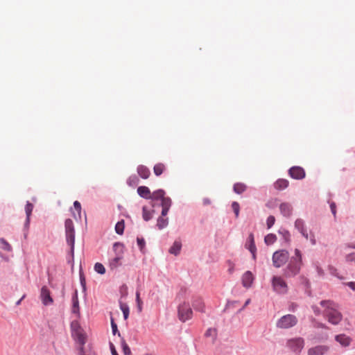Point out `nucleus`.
I'll list each match as a JSON object with an SVG mask.
<instances>
[{"mask_svg": "<svg viewBox=\"0 0 355 355\" xmlns=\"http://www.w3.org/2000/svg\"><path fill=\"white\" fill-rule=\"evenodd\" d=\"M0 243L1 245V248L6 251L10 252L12 250L11 245L3 238L0 239Z\"/></svg>", "mask_w": 355, "mask_h": 355, "instance_id": "nucleus-33", "label": "nucleus"}, {"mask_svg": "<svg viewBox=\"0 0 355 355\" xmlns=\"http://www.w3.org/2000/svg\"><path fill=\"white\" fill-rule=\"evenodd\" d=\"M289 182L287 180L285 179H279L277 180L274 186L276 189L283 190L288 187Z\"/></svg>", "mask_w": 355, "mask_h": 355, "instance_id": "nucleus-22", "label": "nucleus"}, {"mask_svg": "<svg viewBox=\"0 0 355 355\" xmlns=\"http://www.w3.org/2000/svg\"><path fill=\"white\" fill-rule=\"evenodd\" d=\"M114 246L116 248L117 246H122V245H121L119 243H115Z\"/></svg>", "mask_w": 355, "mask_h": 355, "instance_id": "nucleus-58", "label": "nucleus"}, {"mask_svg": "<svg viewBox=\"0 0 355 355\" xmlns=\"http://www.w3.org/2000/svg\"><path fill=\"white\" fill-rule=\"evenodd\" d=\"M279 210L285 217H290L293 213V207L288 202H282L279 205Z\"/></svg>", "mask_w": 355, "mask_h": 355, "instance_id": "nucleus-15", "label": "nucleus"}, {"mask_svg": "<svg viewBox=\"0 0 355 355\" xmlns=\"http://www.w3.org/2000/svg\"><path fill=\"white\" fill-rule=\"evenodd\" d=\"M110 347L112 355H119L113 343H110Z\"/></svg>", "mask_w": 355, "mask_h": 355, "instance_id": "nucleus-49", "label": "nucleus"}, {"mask_svg": "<svg viewBox=\"0 0 355 355\" xmlns=\"http://www.w3.org/2000/svg\"><path fill=\"white\" fill-rule=\"evenodd\" d=\"M232 208L235 214L236 218L239 216L240 206L237 202H233L232 204Z\"/></svg>", "mask_w": 355, "mask_h": 355, "instance_id": "nucleus-37", "label": "nucleus"}, {"mask_svg": "<svg viewBox=\"0 0 355 355\" xmlns=\"http://www.w3.org/2000/svg\"><path fill=\"white\" fill-rule=\"evenodd\" d=\"M137 173L143 179H148L150 175V170L144 165H139L137 167Z\"/></svg>", "mask_w": 355, "mask_h": 355, "instance_id": "nucleus-19", "label": "nucleus"}, {"mask_svg": "<svg viewBox=\"0 0 355 355\" xmlns=\"http://www.w3.org/2000/svg\"><path fill=\"white\" fill-rule=\"evenodd\" d=\"M312 309L316 315H319L320 314V310L318 306H313Z\"/></svg>", "mask_w": 355, "mask_h": 355, "instance_id": "nucleus-52", "label": "nucleus"}, {"mask_svg": "<svg viewBox=\"0 0 355 355\" xmlns=\"http://www.w3.org/2000/svg\"><path fill=\"white\" fill-rule=\"evenodd\" d=\"M73 338L82 346L86 343V334L83 329L71 333Z\"/></svg>", "mask_w": 355, "mask_h": 355, "instance_id": "nucleus-14", "label": "nucleus"}, {"mask_svg": "<svg viewBox=\"0 0 355 355\" xmlns=\"http://www.w3.org/2000/svg\"><path fill=\"white\" fill-rule=\"evenodd\" d=\"M138 182V179L137 177H130L128 180V184L130 185H132L133 184H137Z\"/></svg>", "mask_w": 355, "mask_h": 355, "instance_id": "nucleus-46", "label": "nucleus"}, {"mask_svg": "<svg viewBox=\"0 0 355 355\" xmlns=\"http://www.w3.org/2000/svg\"><path fill=\"white\" fill-rule=\"evenodd\" d=\"M121 257H116L110 261V267L111 269H115L121 265Z\"/></svg>", "mask_w": 355, "mask_h": 355, "instance_id": "nucleus-30", "label": "nucleus"}, {"mask_svg": "<svg viewBox=\"0 0 355 355\" xmlns=\"http://www.w3.org/2000/svg\"><path fill=\"white\" fill-rule=\"evenodd\" d=\"M192 310L189 303L184 302L178 307V317L182 322H185L191 318Z\"/></svg>", "mask_w": 355, "mask_h": 355, "instance_id": "nucleus-8", "label": "nucleus"}, {"mask_svg": "<svg viewBox=\"0 0 355 355\" xmlns=\"http://www.w3.org/2000/svg\"><path fill=\"white\" fill-rule=\"evenodd\" d=\"M320 305L324 308L323 315L327 321L334 325L339 324L343 315L338 311L337 304L331 300H322Z\"/></svg>", "mask_w": 355, "mask_h": 355, "instance_id": "nucleus-1", "label": "nucleus"}, {"mask_svg": "<svg viewBox=\"0 0 355 355\" xmlns=\"http://www.w3.org/2000/svg\"><path fill=\"white\" fill-rule=\"evenodd\" d=\"M246 247L252 253L253 259H255L257 248H256V246L254 244V236L252 234H250L248 236V243H246Z\"/></svg>", "mask_w": 355, "mask_h": 355, "instance_id": "nucleus-16", "label": "nucleus"}, {"mask_svg": "<svg viewBox=\"0 0 355 355\" xmlns=\"http://www.w3.org/2000/svg\"><path fill=\"white\" fill-rule=\"evenodd\" d=\"M136 301L137 303V308H138L139 312H141L143 302H142L141 300L140 299V293L139 291H137V293H136Z\"/></svg>", "mask_w": 355, "mask_h": 355, "instance_id": "nucleus-38", "label": "nucleus"}, {"mask_svg": "<svg viewBox=\"0 0 355 355\" xmlns=\"http://www.w3.org/2000/svg\"><path fill=\"white\" fill-rule=\"evenodd\" d=\"M297 323V318L295 315L287 314L277 322V327L280 329H288L295 326Z\"/></svg>", "mask_w": 355, "mask_h": 355, "instance_id": "nucleus-5", "label": "nucleus"}, {"mask_svg": "<svg viewBox=\"0 0 355 355\" xmlns=\"http://www.w3.org/2000/svg\"><path fill=\"white\" fill-rule=\"evenodd\" d=\"M347 285L353 291H355V282H348Z\"/></svg>", "mask_w": 355, "mask_h": 355, "instance_id": "nucleus-53", "label": "nucleus"}, {"mask_svg": "<svg viewBox=\"0 0 355 355\" xmlns=\"http://www.w3.org/2000/svg\"><path fill=\"white\" fill-rule=\"evenodd\" d=\"M166 169L165 164L163 163L156 164L153 167V172L155 175H161Z\"/></svg>", "mask_w": 355, "mask_h": 355, "instance_id": "nucleus-23", "label": "nucleus"}, {"mask_svg": "<svg viewBox=\"0 0 355 355\" xmlns=\"http://www.w3.org/2000/svg\"><path fill=\"white\" fill-rule=\"evenodd\" d=\"M352 248H355V244L352 245Z\"/></svg>", "mask_w": 355, "mask_h": 355, "instance_id": "nucleus-59", "label": "nucleus"}, {"mask_svg": "<svg viewBox=\"0 0 355 355\" xmlns=\"http://www.w3.org/2000/svg\"><path fill=\"white\" fill-rule=\"evenodd\" d=\"M170 208L168 207H162L161 216H166Z\"/></svg>", "mask_w": 355, "mask_h": 355, "instance_id": "nucleus-50", "label": "nucleus"}, {"mask_svg": "<svg viewBox=\"0 0 355 355\" xmlns=\"http://www.w3.org/2000/svg\"><path fill=\"white\" fill-rule=\"evenodd\" d=\"M330 208H331V211L333 214V215L336 217V204L334 202H331L330 204Z\"/></svg>", "mask_w": 355, "mask_h": 355, "instance_id": "nucleus-48", "label": "nucleus"}, {"mask_svg": "<svg viewBox=\"0 0 355 355\" xmlns=\"http://www.w3.org/2000/svg\"><path fill=\"white\" fill-rule=\"evenodd\" d=\"M302 265V253L300 250H295V256L292 257L289 263L284 270L286 277H293L297 275Z\"/></svg>", "mask_w": 355, "mask_h": 355, "instance_id": "nucleus-2", "label": "nucleus"}, {"mask_svg": "<svg viewBox=\"0 0 355 355\" xmlns=\"http://www.w3.org/2000/svg\"><path fill=\"white\" fill-rule=\"evenodd\" d=\"M329 351V347L326 345H318L308 350V355H324Z\"/></svg>", "mask_w": 355, "mask_h": 355, "instance_id": "nucleus-13", "label": "nucleus"}, {"mask_svg": "<svg viewBox=\"0 0 355 355\" xmlns=\"http://www.w3.org/2000/svg\"><path fill=\"white\" fill-rule=\"evenodd\" d=\"M289 175L291 178L296 180H302L305 178V171L300 166H293L289 169Z\"/></svg>", "mask_w": 355, "mask_h": 355, "instance_id": "nucleus-10", "label": "nucleus"}, {"mask_svg": "<svg viewBox=\"0 0 355 355\" xmlns=\"http://www.w3.org/2000/svg\"><path fill=\"white\" fill-rule=\"evenodd\" d=\"M304 341L302 338H295L288 340L287 346L294 352L299 353L303 349Z\"/></svg>", "mask_w": 355, "mask_h": 355, "instance_id": "nucleus-9", "label": "nucleus"}, {"mask_svg": "<svg viewBox=\"0 0 355 355\" xmlns=\"http://www.w3.org/2000/svg\"><path fill=\"white\" fill-rule=\"evenodd\" d=\"M164 198H165V191L162 189H158V190L154 191L152 194V198L155 199V200H162Z\"/></svg>", "mask_w": 355, "mask_h": 355, "instance_id": "nucleus-29", "label": "nucleus"}, {"mask_svg": "<svg viewBox=\"0 0 355 355\" xmlns=\"http://www.w3.org/2000/svg\"><path fill=\"white\" fill-rule=\"evenodd\" d=\"M121 309L123 311L124 318L126 320L129 315V309H128V306L125 304H121Z\"/></svg>", "mask_w": 355, "mask_h": 355, "instance_id": "nucleus-41", "label": "nucleus"}, {"mask_svg": "<svg viewBox=\"0 0 355 355\" xmlns=\"http://www.w3.org/2000/svg\"><path fill=\"white\" fill-rule=\"evenodd\" d=\"M94 270L96 272L103 275L105 272V268L104 266L101 263H96L94 265Z\"/></svg>", "mask_w": 355, "mask_h": 355, "instance_id": "nucleus-34", "label": "nucleus"}, {"mask_svg": "<svg viewBox=\"0 0 355 355\" xmlns=\"http://www.w3.org/2000/svg\"><path fill=\"white\" fill-rule=\"evenodd\" d=\"M275 218L273 216H270L267 218L266 224L268 229L271 228L275 224Z\"/></svg>", "mask_w": 355, "mask_h": 355, "instance_id": "nucleus-42", "label": "nucleus"}, {"mask_svg": "<svg viewBox=\"0 0 355 355\" xmlns=\"http://www.w3.org/2000/svg\"><path fill=\"white\" fill-rule=\"evenodd\" d=\"M335 339L343 347L349 346L351 343V338L345 334L337 335Z\"/></svg>", "mask_w": 355, "mask_h": 355, "instance_id": "nucleus-18", "label": "nucleus"}, {"mask_svg": "<svg viewBox=\"0 0 355 355\" xmlns=\"http://www.w3.org/2000/svg\"><path fill=\"white\" fill-rule=\"evenodd\" d=\"M142 216L144 220H149L153 217V211L148 209L146 206L143 207Z\"/></svg>", "mask_w": 355, "mask_h": 355, "instance_id": "nucleus-28", "label": "nucleus"}, {"mask_svg": "<svg viewBox=\"0 0 355 355\" xmlns=\"http://www.w3.org/2000/svg\"><path fill=\"white\" fill-rule=\"evenodd\" d=\"M212 334H216V331L214 329H208L206 333H205V335L206 336H209V335H211Z\"/></svg>", "mask_w": 355, "mask_h": 355, "instance_id": "nucleus-54", "label": "nucleus"}, {"mask_svg": "<svg viewBox=\"0 0 355 355\" xmlns=\"http://www.w3.org/2000/svg\"><path fill=\"white\" fill-rule=\"evenodd\" d=\"M72 304H73L72 308H71L72 313L79 315H80V307H79V302H78V295H77L76 292L72 297Z\"/></svg>", "mask_w": 355, "mask_h": 355, "instance_id": "nucleus-21", "label": "nucleus"}, {"mask_svg": "<svg viewBox=\"0 0 355 355\" xmlns=\"http://www.w3.org/2000/svg\"><path fill=\"white\" fill-rule=\"evenodd\" d=\"M314 327L316 328H325V329L328 328L324 324L321 323V322H316L315 324L314 325Z\"/></svg>", "mask_w": 355, "mask_h": 355, "instance_id": "nucleus-51", "label": "nucleus"}, {"mask_svg": "<svg viewBox=\"0 0 355 355\" xmlns=\"http://www.w3.org/2000/svg\"><path fill=\"white\" fill-rule=\"evenodd\" d=\"M124 220H121V221H119L116 225H115V231L118 234H123V230H124Z\"/></svg>", "mask_w": 355, "mask_h": 355, "instance_id": "nucleus-31", "label": "nucleus"}, {"mask_svg": "<svg viewBox=\"0 0 355 355\" xmlns=\"http://www.w3.org/2000/svg\"><path fill=\"white\" fill-rule=\"evenodd\" d=\"M272 286L277 293L285 294L288 291V285L285 280L280 276H273L272 278Z\"/></svg>", "mask_w": 355, "mask_h": 355, "instance_id": "nucleus-7", "label": "nucleus"}, {"mask_svg": "<svg viewBox=\"0 0 355 355\" xmlns=\"http://www.w3.org/2000/svg\"><path fill=\"white\" fill-rule=\"evenodd\" d=\"M254 279V277L253 274L250 271H246L241 277L242 284L245 288H249L251 287Z\"/></svg>", "mask_w": 355, "mask_h": 355, "instance_id": "nucleus-12", "label": "nucleus"}, {"mask_svg": "<svg viewBox=\"0 0 355 355\" xmlns=\"http://www.w3.org/2000/svg\"><path fill=\"white\" fill-rule=\"evenodd\" d=\"M71 333H73L76 331L81 329L82 328H81L79 322L76 320H74L71 323Z\"/></svg>", "mask_w": 355, "mask_h": 355, "instance_id": "nucleus-39", "label": "nucleus"}, {"mask_svg": "<svg viewBox=\"0 0 355 355\" xmlns=\"http://www.w3.org/2000/svg\"><path fill=\"white\" fill-rule=\"evenodd\" d=\"M227 264L229 266L228 272L230 274H232L234 272V264L232 261H227Z\"/></svg>", "mask_w": 355, "mask_h": 355, "instance_id": "nucleus-47", "label": "nucleus"}, {"mask_svg": "<svg viewBox=\"0 0 355 355\" xmlns=\"http://www.w3.org/2000/svg\"><path fill=\"white\" fill-rule=\"evenodd\" d=\"M246 185L243 183H236L234 185V191L238 194L243 193L246 190Z\"/></svg>", "mask_w": 355, "mask_h": 355, "instance_id": "nucleus-27", "label": "nucleus"}, {"mask_svg": "<svg viewBox=\"0 0 355 355\" xmlns=\"http://www.w3.org/2000/svg\"><path fill=\"white\" fill-rule=\"evenodd\" d=\"M33 209V205L29 202H27L26 207H25V211L26 214V226L29 225L30 223V216L31 215L32 211Z\"/></svg>", "mask_w": 355, "mask_h": 355, "instance_id": "nucleus-25", "label": "nucleus"}, {"mask_svg": "<svg viewBox=\"0 0 355 355\" xmlns=\"http://www.w3.org/2000/svg\"><path fill=\"white\" fill-rule=\"evenodd\" d=\"M210 202H211L210 200L209 199H207V198H205V199L203 200V204L204 205H209V204H210Z\"/></svg>", "mask_w": 355, "mask_h": 355, "instance_id": "nucleus-55", "label": "nucleus"}, {"mask_svg": "<svg viewBox=\"0 0 355 355\" xmlns=\"http://www.w3.org/2000/svg\"><path fill=\"white\" fill-rule=\"evenodd\" d=\"M137 193L145 199H152V194L148 187L140 186L137 188Z\"/></svg>", "mask_w": 355, "mask_h": 355, "instance_id": "nucleus-17", "label": "nucleus"}, {"mask_svg": "<svg viewBox=\"0 0 355 355\" xmlns=\"http://www.w3.org/2000/svg\"><path fill=\"white\" fill-rule=\"evenodd\" d=\"M181 248H182L181 242L178 241H175L173 243V245L170 248L169 252L171 254L177 255V254H178L180 253Z\"/></svg>", "mask_w": 355, "mask_h": 355, "instance_id": "nucleus-24", "label": "nucleus"}, {"mask_svg": "<svg viewBox=\"0 0 355 355\" xmlns=\"http://www.w3.org/2000/svg\"><path fill=\"white\" fill-rule=\"evenodd\" d=\"M65 234L67 243L71 247V254L73 256L75 244V230L73 221L71 219H67L64 223Z\"/></svg>", "mask_w": 355, "mask_h": 355, "instance_id": "nucleus-3", "label": "nucleus"}, {"mask_svg": "<svg viewBox=\"0 0 355 355\" xmlns=\"http://www.w3.org/2000/svg\"><path fill=\"white\" fill-rule=\"evenodd\" d=\"M250 303V299H248L246 300V302H245V304L243 306V308L244 309L246 306H248L249 304Z\"/></svg>", "mask_w": 355, "mask_h": 355, "instance_id": "nucleus-56", "label": "nucleus"}, {"mask_svg": "<svg viewBox=\"0 0 355 355\" xmlns=\"http://www.w3.org/2000/svg\"><path fill=\"white\" fill-rule=\"evenodd\" d=\"M168 224V220L167 218H164V216H159L157 221V227L159 230H162L166 227Z\"/></svg>", "mask_w": 355, "mask_h": 355, "instance_id": "nucleus-26", "label": "nucleus"}, {"mask_svg": "<svg viewBox=\"0 0 355 355\" xmlns=\"http://www.w3.org/2000/svg\"><path fill=\"white\" fill-rule=\"evenodd\" d=\"M145 355H151V354H146Z\"/></svg>", "mask_w": 355, "mask_h": 355, "instance_id": "nucleus-60", "label": "nucleus"}, {"mask_svg": "<svg viewBox=\"0 0 355 355\" xmlns=\"http://www.w3.org/2000/svg\"><path fill=\"white\" fill-rule=\"evenodd\" d=\"M161 205L162 207L170 208L171 206V200L168 197H165L161 200Z\"/></svg>", "mask_w": 355, "mask_h": 355, "instance_id": "nucleus-36", "label": "nucleus"}, {"mask_svg": "<svg viewBox=\"0 0 355 355\" xmlns=\"http://www.w3.org/2000/svg\"><path fill=\"white\" fill-rule=\"evenodd\" d=\"M193 306L195 310L200 312H205V304L200 297H196L193 301Z\"/></svg>", "mask_w": 355, "mask_h": 355, "instance_id": "nucleus-20", "label": "nucleus"}, {"mask_svg": "<svg viewBox=\"0 0 355 355\" xmlns=\"http://www.w3.org/2000/svg\"><path fill=\"white\" fill-rule=\"evenodd\" d=\"M111 326H112V333L113 334H116V333H118V335L119 336H121L120 333L118 331V329H117V325L114 322L113 320H112V322H111Z\"/></svg>", "mask_w": 355, "mask_h": 355, "instance_id": "nucleus-45", "label": "nucleus"}, {"mask_svg": "<svg viewBox=\"0 0 355 355\" xmlns=\"http://www.w3.org/2000/svg\"><path fill=\"white\" fill-rule=\"evenodd\" d=\"M40 298L42 304L45 306L51 304L53 302V298L50 295V291L45 286L41 288Z\"/></svg>", "mask_w": 355, "mask_h": 355, "instance_id": "nucleus-11", "label": "nucleus"}, {"mask_svg": "<svg viewBox=\"0 0 355 355\" xmlns=\"http://www.w3.org/2000/svg\"><path fill=\"white\" fill-rule=\"evenodd\" d=\"M79 355H96L94 352L92 351L87 352L84 349V346L80 345L78 349Z\"/></svg>", "mask_w": 355, "mask_h": 355, "instance_id": "nucleus-40", "label": "nucleus"}, {"mask_svg": "<svg viewBox=\"0 0 355 355\" xmlns=\"http://www.w3.org/2000/svg\"><path fill=\"white\" fill-rule=\"evenodd\" d=\"M121 347H122V349H123L124 355H131L130 349L123 339L121 341Z\"/></svg>", "mask_w": 355, "mask_h": 355, "instance_id": "nucleus-35", "label": "nucleus"}, {"mask_svg": "<svg viewBox=\"0 0 355 355\" xmlns=\"http://www.w3.org/2000/svg\"><path fill=\"white\" fill-rule=\"evenodd\" d=\"M295 227L301 233V234L306 240L309 239L313 245H315L316 244L315 235L313 233H311L310 235L308 234L305 223L302 219L297 218L295 221Z\"/></svg>", "mask_w": 355, "mask_h": 355, "instance_id": "nucleus-6", "label": "nucleus"}, {"mask_svg": "<svg viewBox=\"0 0 355 355\" xmlns=\"http://www.w3.org/2000/svg\"><path fill=\"white\" fill-rule=\"evenodd\" d=\"M137 244H138V246L139 247L141 251H143V250L144 249V247H145V241L143 238H137Z\"/></svg>", "mask_w": 355, "mask_h": 355, "instance_id": "nucleus-44", "label": "nucleus"}, {"mask_svg": "<svg viewBox=\"0 0 355 355\" xmlns=\"http://www.w3.org/2000/svg\"><path fill=\"white\" fill-rule=\"evenodd\" d=\"M277 240V236L273 234H269L265 236L264 241L267 245L273 244Z\"/></svg>", "mask_w": 355, "mask_h": 355, "instance_id": "nucleus-32", "label": "nucleus"}, {"mask_svg": "<svg viewBox=\"0 0 355 355\" xmlns=\"http://www.w3.org/2000/svg\"><path fill=\"white\" fill-rule=\"evenodd\" d=\"M73 207L76 210V211L78 212V217L80 218V214H81V205H80V203L78 201L76 200L73 202Z\"/></svg>", "mask_w": 355, "mask_h": 355, "instance_id": "nucleus-43", "label": "nucleus"}, {"mask_svg": "<svg viewBox=\"0 0 355 355\" xmlns=\"http://www.w3.org/2000/svg\"><path fill=\"white\" fill-rule=\"evenodd\" d=\"M289 259V253L287 250H280L275 252L272 255V263L276 268L283 266Z\"/></svg>", "mask_w": 355, "mask_h": 355, "instance_id": "nucleus-4", "label": "nucleus"}, {"mask_svg": "<svg viewBox=\"0 0 355 355\" xmlns=\"http://www.w3.org/2000/svg\"><path fill=\"white\" fill-rule=\"evenodd\" d=\"M24 298V295L19 300H18L17 302H16V305H19L21 300Z\"/></svg>", "mask_w": 355, "mask_h": 355, "instance_id": "nucleus-57", "label": "nucleus"}]
</instances>
